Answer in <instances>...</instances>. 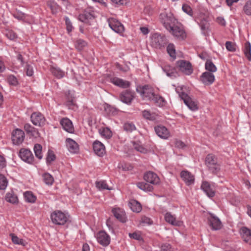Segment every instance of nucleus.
<instances>
[{
  "instance_id": "obj_53",
  "label": "nucleus",
  "mask_w": 251,
  "mask_h": 251,
  "mask_svg": "<svg viewBox=\"0 0 251 251\" xmlns=\"http://www.w3.org/2000/svg\"><path fill=\"white\" fill-rule=\"evenodd\" d=\"M55 159V155L53 151H49L48 155L46 158V162L48 164L51 163Z\"/></svg>"
},
{
  "instance_id": "obj_59",
  "label": "nucleus",
  "mask_w": 251,
  "mask_h": 251,
  "mask_svg": "<svg viewBox=\"0 0 251 251\" xmlns=\"http://www.w3.org/2000/svg\"><path fill=\"white\" fill-rule=\"evenodd\" d=\"M161 251H174V249L170 244L166 243L161 246Z\"/></svg>"
},
{
  "instance_id": "obj_11",
  "label": "nucleus",
  "mask_w": 251,
  "mask_h": 251,
  "mask_svg": "<svg viewBox=\"0 0 251 251\" xmlns=\"http://www.w3.org/2000/svg\"><path fill=\"white\" fill-rule=\"evenodd\" d=\"M154 131L160 138L168 139L170 136L169 130L165 126L162 125L156 126L154 127Z\"/></svg>"
},
{
  "instance_id": "obj_52",
  "label": "nucleus",
  "mask_w": 251,
  "mask_h": 251,
  "mask_svg": "<svg viewBox=\"0 0 251 251\" xmlns=\"http://www.w3.org/2000/svg\"><path fill=\"white\" fill-rule=\"evenodd\" d=\"M65 24L66 25V29L67 32L69 34H70L73 30L74 27L72 25V24L69 19V18L67 17H65Z\"/></svg>"
},
{
  "instance_id": "obj_7",
  "label": "nucleus",
  "mask_w": 251,
  "mask_h": 251,
  "mask_svg": "<svg viewBox=\"0 0 251 251\" xmlns=\"http://www.w3.org/2000/svg\"><path fill=\"white\" fill-rule=\"evenodd\" d=\"M31 121L36 126H41L45 125L46 119L44 115L39 112L33 113L30 116Z\"/></svg>"
},
{
  "instance_id": "obj_55",
  "label": "nucleus",
  "mask_w": 251,
  "mask_h": 251,
  "mask_svg": "<svg viewBox=\"0 0 251 251\" xmlns=\"http://www.w3.org/2000/svg\"><path fill=\"white\" fill-rule=\"evenodd\" d=\"M182 9L185 13L187 14L189 16H192L193 11L189 5L187 4H184L182 6Z\"/></svg>"
},
{
  "instance_id": "obj_9",
  "label": "nucleus",
  "mask_w": 251,
  "mask_h": 251,
  "mask_svg": "<svg viewBox=\"0 0 251 251\" xmlns=\"http://www.w3.org/2000/svg\"><path fill=\"white\" fill-rule=\"evenodd\" d=\"M209 226L214 230L221 228L222 223L218 217L213 214H210L207 218Z\"/></svg>"
},
{
  "instance_id": "obj_34",
  "label": "nucleus",
  "mask_w": 251,
  "mask_h": 251,
  "mask_svg": "<svg viewBox=\"0 0 251 251\" xmlns=\"http://www.w3.org/2000/svg\"><path fill=\"white\" fill-rule=\"evenodd\" d=\"M151 100H153L155 103H156L158 106L160 107H163L165 106L167 103L166 101L162 97L155 94Z\"/></svg>"
},
{
  "instance_id": "obj_50",
  "label": "nucleus",
  "mask_w": 251,
  "mask_h": 251,
  "mask_svg": "<svg viewBox=\"0 0 251 251\" xmlns=\"http://www.w3.org/2000/svg\"><path fill=\"white\" fill-rule=\"evenodd\" d=\"M86 46L87 43L82 39L77 40L75 43V48L79 50H83V49Z\"/></svg>"
},
{
  "instance_id": "obj_62",
  "label": "nucleus",
  "mask_w": 251,
  "mask_h": 251,
  "mask_svg": "<svg viewBox=\"0 0 251 251\" xmlns=\"http://www.w3.org/2000/svg\"><path fill=\"white\" fill-rule=\"evenodd\" d=\"M26 74L27 76H31L33 74V69L32 66L27 64L25 67Z\"/></svg>"
},
{
  "instance_id": "obj_40",
  "label": "nucleus",
  "mask_w": 251,
  "mask_h": 251,
  "mask_svg": "<svg viewBox=\"0 0 251 251\" xmlns=\"http://www.w3.org/2000/svg\"><path fill=\"white\" fill-rule=\"evenodd\" d=\"M205 68L210 73L216 72L217 68L214 63L210 60H207L205 63Z\"/></svg>"
},
{
  "instance_id": "obj_60",
  "label": "nucleus",
  "mask_w": 251,
  "mask_h": 251,
  "mask_svg": "<svg viewBox=\"0 0 251 251\" xmlns=\"http://www.w3.org/2000/svg\"><path fill=\"white\" fill-rule=\"evenodd\" d=\"M6 36L11 40H14L17 38L16 33L12 30H7L5 33Z\"/></svg>"
},
{
  "instance_id": "obj_8",
  "label": "nucleus",
  "mask_w": 251,
  "mask_h": 251,
  "mask_svg": "<svg viewBox=\"0 0 251 251\" xmlns=\"http://www.w3.org/2000/svg\"><path fill=\"white\" fill-rule=\"evenodd\" d=\"M109 27L115 32L121 33L124 31V25L117 19L110 18L108 20Z\"/></svg>"
},
{
  "instance_id": "obj_63",
  "label": "nucleus",
  "mask_w": 251,
  "mask_h": 251,
  "mask_svg": "<svg viewBox=\"0 0 251 251\" xmlns=\"http://www.w3.org/2000/svg\"><path fill=\"white\" fill-rule=\"evenodd\" d=\"M111 1L117 5H123L128 2V0H111Z\"/></svg>"
},
{
  "instance_id": "obj_4",
  "label": "nucleus",
  "mask_w": 251,
  "mask_h": 251,
  "mask_svg": "<svg viewBox=\"0 0 251 251\" xmlns=\"http://www.w3.org/2000/svg\"><path fill=\"white\" fill-rule=\"evenodd\" d=\"M136 91L144 100H151L155 95L153 88L149 85L137 86Z\"/></svg>"
},
{
  "instance_id": "obj_38",
  "label": "nucleus",
  "mask_w": 251,
  "mask_h": 251,
  "mask_svg": "<svg viewBox=\"0 0 251 251\" xmlns=\"http://www.w3.org/2000/svg\"><path fill=\"white\" fill-rule=\"evenodd\" d=\"M34 151L37 158L41 159L43 157L42 147L40 144H36L34 146Z\"/></svg>"
},
{
  "instance_id": "obj_22",
  "label": "nucleus",
  "mask_w": 251,
  "mask_h": 251,
  "mask_svg": "<svg viewBox=\"0 0 251 251\" xmlns=\"http://www.w3.org/2000/svg\"><path fill=\"white\" fill-rule=\"evenodd\" d=\"M169 31L171 32L173 36L179 39L183 40L186 36L184 30L177 26H173Z\"/></svg>"
},
{
  "instance_id": "obj_10",
  "label": "nucleus",
  "mask_w": 251,
  "mask_h": 251,
  "mask_svg": "<svg viewBox=\"0 0 251 251\" xmlns=\"http://www.w3.org/2000/svg\"><path fill=\"white\" fill-rule=\"evenodd\" d=\"M19 156L24 161L29 164L32 163L34 160V156L32 152L28 149H21L19 152Z\"/></svg>"
},
{
  "instance_id": "obj_21",
  "label": "nucleus",
  "mask_w": 251,
  "mask_h": 251,
  "mask_svg": "<svg viewBox=\"0 0 251 251\" xmlns=\"http://www.w3.org/2000/svg\"><path fill=\"white\" fill-rule=\"evenodd\" d=\"M239 232L243 240L251 245V229L246 226H243L240 228Z\"/></svg>"
},
{
  "instance_id": "obj_37",
  "label": "nucleus",
  "mask_w": 251,
  "mask_h": 251,
  "mask_svg": "<svg viewBox=\"0 0 251 251\" xmlns=\"http://www.w3.org/2000/svg\"><path fill=\"white\" fill-rule=\"evenodd\" d=\"M5 200L12 203H16L18 202V198L13 192H9L6 194Z\"/></svg>"
},
{
  "instance_id": "obj_18",
  "label": "nucleus",
  "mask_w": 251,
  "mask_h": 251,
  "mask_svg": "<svg viewBox=\"0 0 251 251\" xmlns=\"http://www.w3.org/2000/svg\"><path fill=\"white\" fill-rule=\"evenodd\" d=\"M180 176L187 185H191L194 183L195 176L188 171H182L180 173Z\"/></svg>"
},
{
  "instance_id": "obj_54",
  "label": "nucleus",
  "mask_w": 251,
  "mask_h": 251,
  "mask_svg": "<svg viewBox=\"0 0 251 251\" xmlns=\"http://www.w3.org/2000/svg\"><path fill=\"white\" fill-rule=\"evenodd\" d=\"M226 48L228 51L234 52L236 50L235 45L230 41H226Z\"/></svg>"
},
{
  "instance_id": "obj_24",
  "label": "nucleus",
  "mask_w": 251,
  "mask_h": 251,
  "mask_svg": "<svg viewBox=\"0 0 251 251\" xmlns=\"http://www.w3.org/2000/svg\"><path fill=\"white\" fill-rule=\"evenodd\" d=\"M144 178L145 181L152 184H157L160 181L157 175L152 172L146 173L144 175Z\"/></svg>"
},
{
  "instance_id": "obj_39",
  "label": "nucleus",
  "mask_w": 251,
  "mask_h": 251,
  "mask_svg": "<svg viewBox=\"0 0 251 251\" xmlns=\"http://www.w3.org/2000/svg\"><path fill=\"white\" fill-rule=\"evenodd\" d=\"M167 51L170 56L173 58V60L176 58V52L175 47L174 44H169L167 47Z\"/></svg>"
},
{
  "instance_id": "obj_32",
  "label": "nucleus",
  "mask_w": 251,
  "mask_h": 251,
  "mask_svg": "<svg viewBox=\"0 0 251 251\" xmlns=\"http://www.w3.org/2000/svg\"><path fill=\"white\" fill-rule=\"evenodd\" d=\"M93 15L90 12L85 11L82 14H81L78 16L79 20L83 22L87 23L89 20L93 18Z\"/></svg>"
},
{
  "instance_id": "obj_47",
  "label": "nucleus",
  "mask_w": 251,
  "mask_h": 251,
  "mask_svg": "<svg viewBox=\"0 0 251 251\" xmlns=\"http://www.w3.org/2000/svg\"><path fill=\"white\" fill-rule=\"evenodd\" d=\"M7 80L9 84L10 85L15 86L18 85L19 84L17 78L13 75H9L7 76Z\"/></svg>"
},
{
  "instance_id": "obj_58",
  "label": "nucleus",
  "mask_w": 251,
  "mask_h": 251,
  "mask_svg": "<svg viewBox=\"0 0 251 251\" xmlns=\"http://www.w3.org/2000/svg\"><path fill=\"white\" fill-rule=\"evenodd\" d=\"M128 236L130 238H132L138 241H141L142 240V237L141 235L139 232H135L132 233H129Z\"/></svg>"
},
{
  "instance_id": "obj_6",
  "label": "nucleus",
  "mask_w": 251,
  "mask_h": 251,
  "mask_svg": "<svg viewBox=\"0 0 251 251\" xmlns=\"http://www.w3.org/2000/svg\"><path fill=\"white\" fill-rule=\"evenodd\" d=\"M160 19L165 28L168 30L174 26L176 20L171 13H162L160 14Z\"/></svg>"
},
{
  "instance_id": "obj_3",
  "label": "nucleus",
  "mask_w": 251,
  "mask_h": 251,
  "mask_svg": "<svg viewBox=\"0 0 251 251\" xmlns=\"http://www.w3.org/2000/svg\"><path fill=\"white\" fill-rule=\"evenodd\" d=\"M182 87H177L176 91L178 94L179 97L183 100L184 103L192 111H196L198 109V106L196 102L193 101L187 94L181 92Z\"/></svg>"
},
{
  "instance_id": "obj_44",
  "label": "nucleus",
  "mask_w": 251,
  "mask_h": 251,
  "mask_svg": "<svg viewBox=\"0 0 251 251\" xmlns=\"http://www.w3.org/2000/svg\"><path fill=\"white\" fill-rule=\"evenodd\" d=\"M10 236L11 237V240L13 243L16 245H20L25 246L26 242L23 239L19 238L18 236L15 235L14 234L11 233Z\"/></svg>"
},
{
  "instance_id": "obj_48",
  "label": "nucleus",
  "mask_w": 251,
  "mask_h": 251,
  "mask_svg": "<svg viewBox=\"0 0 251 251\" xmlns=\"http://www.w3.org/2000/svg\"><path fill=\"white\" fill-rule=\"evenodd\" d=\"M8 184L7 178L3 175L0 174V189L4 190Z\"/></svg>"
},
{
  "instance_id": "obj_16",
  "label": "nucleus",
  "mask_w": 251,
  "mask_h": 251,
  "mask_svg": "<svg viewBox=\"0 0 251 251\" xmlns=\"http://www.w3.org/2000/svg\"><path fill=\"white\" fill-rule=\"evenodd\" d=\"M162 213L166 222L173 226H180V222L176 219L175 215L172 214L170 212H162Z\"/></svg>"
},
{
  "instance_id": "obj_30",
  "label": "nucleus",
  "mask_w": 251,
  "mask_h": 251,
  "mask_svg": "<svg viewBox=\"0 0 251 251\" xmlns=\"http://www.w3.org/2000/svg\"><path fill=\"white\" fill-rule=\"evenodd\" d=\"M129 206L134 212L139 213L142 210V206L141 204L135 200H132L129 203Z\"/></svg>"
},
{
  "instance_id": "obj_1",
  "label": "nucleus",
  "mask_w": 251,
  "mask_h": 251,
  "mask_svg": "<svg viewBox=\"0 0 251 251\" xmlns=\"http://www.w3.org/2000/svg\"><path fill=\"white\" fill-rule=\"evenodd\" d=\"M168 43L164 35L155 33L151 37V45L154 48L162 50L165 48Z\"/></svg>"
},
{
  "instance_id": "obj_36",
  "label": "nucleus",
  "mask_w": 251,
  "mask_h": 251,
  "mask_svg": "<svg viewBox=\"0 0 251 251\" xmlns=\"http://www.w3.org/2000/svg\"><path fill=\"white\" fill-rule=\"evenodd\" d=\"M96 187L99 190H110L111 189V188L109 187L106 182L105 180H103L97 181L96 182Z\"/></svg>"
},
{
  "instance_id": "obj_45",
  "label": "nucleus",
  "mask_w": 251,
  "mask_h": 251,
  "mask_svg": "<svg viewBox=\"0 0 251 251\" xmlns=\"http://www.w3.org/2000/svg\"><path fill=\"white\" fill-rule=\"evenodd\" d=\"M142 115L145 119L151 120V121H153L155 120V114L152 113H151L150 111L144 110L142 111Z\"/></svg>"
},
{
  "instance_id": "obj_28",
  "label": "nucleus",
  "mask_w": 251,
  "mask_h": 251,
  "mask_svg": "<svg viewBox=\"0 0 251 251\" xmlns=\"http://www.w3.org/2000/svg\"><path fill=\"white\" fill-rule=\"evenodd\" d=\"M161 68L167 76L171 78L174 79L178 76V74L174 67L167 65L162 66Z\"/></svg>"
},
{
  "instance_id": "obj_17",
  "label": "nucleus",
  "mask_w": 251,
  "mask_h": 251,
  "mask_svg": "<svg viewBox=\"0 0 251 251\" xmlns=\"http://www.w3.org/2000/svg\"><path fill=\"white\" fill-rule=\"evenodd\" d=\"M93 150L99 156H103L105 153V148L104 145L99 141H95L93 144Z\"/></svg>"
},
{
  "instance_id": "obj_13",
  "label": "nucleus",
  "mask_w": 251,
  "mask_h": 251,
  "mask_svg": "<svg viewBox=\"0 0 251 251\" xmlns=\"http://www.w3.org/2000/svg\"><path fill=\"white\" fill-rule=\"evenodd\" d=\"M25 138L24 131L20 129L17 128L12 133V141L15 145H19L22 143Z\"/></svg>"
},
{
  "instance_id": "obj_20",
  "label": "nucleus",
  "mask_w": 251,
  "mask_h": 251,
  "mask_svg": "<svg viewBox=\"0 0 251 251\" xmlns=\"http://www.w3.org/2000/svg\"><path fill=\"white\" fill-rule=\"evenodd\" d=\"M109 81L113 83L114 85L122 88H128L130 86V83L129 81L125 80L123 79L117 77H112L110 78Z\"/></svg>"
},
{
  "instance_id": "obj_25",
  "label": "nucleus",
  "mask_w": 251,
  "mask_h": 251,
  "mask_svg": "<svg viewBox=\"0 0 251 251\" xmlns=\"http://www.w3.org/2000/svg\"><path fill=\"white\" fill-rule=\"evenodd\" d=\"M201 80L204 84L210 85L214 82L215 76L211 73L205 72L202 74L201 76Z\"/></svg>"
},
{
  "instance_id": "obj_27",
  "label": "nucleus",
  "mask_w": 251,
  "mask_h": 251,
  "mask_svg": "<svg viewBox=\"0 0 251 251\" xmlns=\"http://www.w3.org/2000/svg\"><path fill=\"white\" fill-rule=\"evenodd\" d=\"M201 189L209 198H212L215 195V190L213 186H211L208 182L203 181L201 185Z\"/></svg>"
},
{
  "instance_id": "obj_35",
  "label": "nucleus",
  "mask_w": 251,
  "mask_h": 251,
  "mask_svg": "<svg viewBox=\"0 0 251 251\" xmlns=\"http://www.w3.org/2000/svg\"><path fill=\"white\" fill-rule=\"evenodd\" d=\"M42 177L44 182L45 184L48 185H51L52 184L54 179L52 176L48 173H45L43 174Z\"/></svg>"
},
{
  "instance_id": "obj_49",
  "label": "nucleus",
  "mask_w": 251,
  "mask_h": 251,
  "mask_svg": "<svg viewBox=\"0 0 251 251\" xmlns=\"http://www.w3.org/2000/svg\"><path fill=\"white\" fill-rule=\"evenodd\" d=\"M24 129L27 134L34 135L36 132V129L29 124H25L24 126Z\"/></svg>"
},
{
  "instance_id": "obj_42",
  "label": "nucleus",
  "mask_w": 251,
  "mask_h": 251,
  "mask_svg": "<svg viewBox=\"0 0 251 251\" xmlns=\"http://www.w3.org/2000/svg\"><path fill=\"white\" fill-rule=\"evenodd\" d=\"M137 185L139 189L146 192H151L153 189L152 186L145 182H139L137 184Z\"/></svg>"
},
{
  "instance_id": "obj_61",
  "label": "nucleus",
  "mask_w": 251,
  "mask_h": 251,
  "mask_svg": "<svg viewBox=\"0 0 251 251\" xmlns=\"http://www.w3.org/2000/svg\"><path fill=\"white\" fill-rule=\"evenodd\" d=\"M16 58H17V60L19 61L20 62V65H19V67H24L25 62L22 54L20 53H18Z\"/></svg>"
},
{
  "instance_id": "obj_33",
  "label": "nucleus",
  "mask_w": 251,
  "mask_h": 251,
  "mask_svg": "<svg viewBox=\"0 0 251 251\" xmlns=\"http://www.w3.org/2000/svg\"><path fill=\"white\" fill-rule=\"evenodd\" d=\"M51 72L52 75L57 78H61L65 75V72L57 67H52Z\"/></svg>"
},
{
  "instance_id": "obj_41",
  "label": "nucleus",
  "mask_w": 251,
  "mask_h": 251,
  "mask_svg": "<svg viewBox=\"0 0 251 251\" xmlns=\"http://www.w3.org/2000/svg\"><path fill=\"white\" fill-rule=\"evenodd\" d=\"M244 52L248 59L251 61V44L250 42H247L245 44Z\"/></svg>"
},
{
  "instance_id": "obj_57",
  "label": "nucleus",
  "mask_w": 251,
  "mask_h": 251,
  "mask_svg": "<svg viewBox=\"0 0 251 251\" xmlns=\"http://www.w3.org/2000/svg\"><path fill=\"white\" fill-rule=\"evenodd\" d=\"M50 9L53 13H56L59 9L58 5L54 2H50L48 3Z\"/></svg>"
},
{
  "instance_id": "obj_23",
  "label": "nucleus",
  "mask_w": 251,
  "mask_h": 251,
  "mask_svg": "<svg viewBox=\"0 0 251 251\" xmlns=\"http://www.w3.org/2000/svg\"><path fill=\"white\" fill-rule=\"evenodd\" d=\"M112 213L115 217L122 223H125L127 218L125 211L120 208H113L112 210Z\"/></svg>"
},
{
  "instance_id": "obj_56",
  "label": "nucleus",
  "mask_w": 251,
  "mask_h": 251,
  "mask_svg": "<svg viewBox=\"0 0 251 251\" xmlns=\"http://www.w3.org/2000/svg\"><path fill=\"white\" fill-rule=\"evenodd\" d=\"M209 25L208 22L205 19L201 20L200 23L201 28L202 31L207 30L209 28Z\"/></svg>"
},
{
  "instance_id": "obj_5",
  "label": "nucleus",
  "mask_w": 251,
  "mask_h": 251,
  "mask_svg": "<svg viewBox=\"0 0 251 251\" xmlns=\"http://www.w3.org/2000/svg\"><path fill=\"white\" fill-rule=\"evenodd\" d=\"M205 163L209 170L213 173H217L220 169V165L217 161V158L212 154L207 155Z\"/></svg>"
},
{
  "instance_id": "obj_43",
  "label": "nucleus",
  "mask_w": 251,
  "mask_h": 251,
  "mask_svg": "<svg viewBox=\"0 0 251 251\" xmlns=\"http://www.w3.org/2000/svg\"><path fill=\"white\" fill-rule=\"evenodd\" d=\"M24 197L26 201L30 203H34L36 200V197L31 192L27 191L24 193Z\"/></svg>"
},
{
  "instance_id": "obj_26",
  "label": "nucleus",
  "mask_w": 251,
  "mask_h": 251,
  "mask_svg": "<svg viewBox=\"0 0 251 251\" xmlns=\"http://www.w3.org/2000/svg\"><path fill=\"white\" fill-rule=\"evenodd\" d=\"M60 124L64 130L69 133H74L75 130L72 121L67 118H64L60 121Z\"/></svg>"
},
{
  "instance_id": "obj_14",
  "label": "nucleus",
  "mask_w": 251,
  "mask_h": 251,
  "mask_svg": "<svg viewBox=\"0 0 251 251\" xmlns=\"http://www.w3.org/2000/svg\"><path fill=\"white\" fill-rule=\"evenodd\" d=\"M180 70L187 75H191L193 72L191 64L190 62L180 60L177 62Z\"/></svg>"
},
{
  "instance_id": "obj_15",
  "label": "nucleus",
  "mask_w": 251,
  "mask_h": 251,
  "mask_svg": "<svg viewBox=\"0 0 251 251\" xmlns=\"http://www.w3.org/2000/svg\"><path fill=\"white\" fill-rule=\"evenodd\" d=\"M98 242L101 245L106 246L110 242L109 236L104 231H100L97 235Z\"/></svg>"
},
{
  "instance_id": "obj_31",
  "label": "nucleus",
  "mask_w": 251,
  "mask_h": 251,
  "mask_svg": "<svg viewBox=\"0 0 251 251\" xmlns=\"http://www.w3.org/2000/svg\"><path fill=\"white\" fill-rule=\"evenodd\" d=\"M99 133L100 136L106 139H109L112 136V133L108 127H102L99 129Z\"/></svg>"
},
{
  "instance_id": "obj_46",
  "label": "nucleus",
  "mask_w": 251,
  "mask_h": 251,
  "mask_svg": "<svg viewBox=\"0 0 251 251\" xmlns=\"http://www.w3.org/2000/svg\"><path fill=\"white\" fill-rule=\"evenodd\" d=\"M124 129L127 132H131L135 130L136 128L133 123L131 122H126L124 125Z\"/></svg>"
},
{
  "instance_id": "obj_19",
  "label": "nucleus",
  "mask_w": 251,
  "mask_h": 251,
  "mask_svg": "<svg viewBox=\"0 0 251 251\" xmlns=\"http://www.w3.org/2000/svg\"><path fill=\"white\" fill-rule=\"evenodd\" d=\"M109 81L113 83L114 85L122 88H128L130 86V83L129 81L125 80L123 79L117 77H112L110 78Z\"/></svg>"
},
{
  "instance_id": "obj_29",
  "label": "nucleus",
  "mask_w": 251,
  "mask_h": 251,
  "mask_svg": "<svg viewBox=\"0 0 251 251\" xmlns=\"http://www.w3.org/2000/svg\"><path fill=\"white\" fill-rule=\"evenodd\" d=\"M66 147L71 153H76L78 151V144L73 139L67 138L66 140Z\"/></svg>"
},
{
  "instance_id": "obj_2",
  "label": "nucleus",
  "mask_w": 251,
  "mask_h": 251,
  "mask_svg": "<svg viewBox=\"0 0 251 251\" xmlns=\"http://www.w3.org/2000/svg\"><path fill=\"white\" fill-rule=\"evenodd\" d=\"M69 215L60 210H55L50 214L51 222L56 225H64L68 221Z\"/></svg>"
},
{
  "instance_id": "obj_12",
  "label": "nucleus",
  "mask_w": 251,
  "mask_h": 251,
  "mask_svg": "<svg viewBox=\"0 0 251 251\" xmlns=\"http://www.w3.org/2000/svg\"><path fill=\"white\" fill-rule=\"evenodd\" d=\"M134 98V93L128 90L122 92L120 95L121 101L127 104H130Z\"/></svg>"
},
{
  "instance_id": "obj_64",
  "label": "nucleus",
  "mask_w": 251,
  "mask_h": 251,
  "mask_svg": "<svg viewBox=\"0 0 251 251\" xmlns=\"http://www.w3.org/2000/svg\"><path fill=\"white\" fill-rule=\"evenodd\" d=\"M14 17L19 20H23L25 18V15L23 13H16L14 14Z\"/></svg>"
},
{
  "instance_id": "obj_51",
  "label": "nucleus",
  "mask_w": 251,
  "mask_h": 251,
  "mask_svg": "<svg viewBox=\"0 0 251 251\" xmlns=\"http://www.w3.org/2000/svg\"><path fill=\"white\" fill-rule=\"evenodd\" d=\"M243 10L246 15L248 16L251 15V0L246 2L244 6Z\"/></svg>"
}]
</instances>
